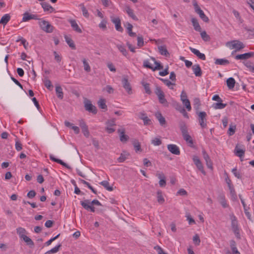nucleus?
Masks as SVG:
<instances>
[{
    "mask_svg": "<svg viewBox=\"0 0 254 254\" xmlns=\"http://www.w3.org/2000/svg\"><path fill=\"white\" fill-rule=\"evenodd\" d=\"M226 45L231 50L235 49V52L239 51L245 48V45L242 42L236 40L227 42Z\"/></svg>",
    "mask_w": 254,
    "mask_h": 254,
    "instance_id": "nucleus-1",
    "label": "nucleus"
},
{
    "mask_svg": "<svg viewBox=\"0 0 254 254\" xmlns=\"http://www.w3.org/2000/svg\"><path fill=\"white\" fill-rule=\"evenodd\" d=\"M39 25L41 29L46 33H50L54 31V27L48 21L40 19Z\"/></svg>",
    "mask_w": 254,
    "mask_h": 254,
    "instance_id": "nucleus-2",
    "label": "nucleus"
},
{
    "mask_svg": "<svg viewBox=\"0 0 254 254\" xmlns=\"http://www.w3.org/2000/svg\"><path fill=\"white\" fill-rule=\"evenodd\" d=\"M193 5L194 6L195 12L199 15L200 18L206 23H208L209 19L208 17L204 14L202 10L201 9L199 5H198L196 1L194 0L193 1Z\"/></svg>",
    "mask_w": 254,
    "mask_h": 254,
    "instance_id": "nucleus-3",
    "label": "nucleus"
},
{
    "mask_svg": "<svg viewBox=\"0 0 254 254\" xmlns=\"http://www.w3.org/2000/svg\"><path fill=\"white\" fill-rule=\"evenodd\" d=\"M155 93L157 95L159 102L164 106H168V103L165 98V95L161 88L159 86H156L155 90Z\"/></svg>",
    "mask_w": 254,
    "mask_h": 254,
    "instance_id": "nucleus-4",
    "label": "nucleus"
},
{
    "mask_svg": "<svg viewBox=\"0 0 254 254\" xmlns=\"http://www.w3.org/2000/svg\"><path fill=\"white\" fill-rule=\"evenodd\" d=\"M230 218L231 221V227L232 230L236 236L237 238H240V232L239 229L238 225V221L237 220L236 217L234 215V214H231L230 215Z\"/></svg>",
    "mask_w": 254,
    "mask_h": 254,
    "instance_id": "nucleus-5",
    "label": "nucleus"
},
{
    "mask_svg": "<svg viewBox=\"0 0 254 254\" xmlns=\"http://www.w3.org/2000/svg\"><path fill=\"white\" fill-rule=\"evenodd\" d=\"M84 107L86 111L96 114L97 112L96 107L93 105L91 101L89 100H86L84 101Z\"/></svg>",
    "mask_w": 254,
    "mask_h": 254,
    "instance_id": "nucleus-6",
    "label": "nucleus"
},
{
    "mask_svg": "<svg viewBox=\"0 0 254 254\" xmlns=\"http://www.w3.org/2000/svg\"><path fill=\"white\" fill-rule=\"evenodd\" d=\"M199 125L202 128L206 127V113L205 112H200L198 114Z\"/></svg>",
    "mask_w": 254,
    "mask_h": 254,
    "instance_id": "nucleus-7",
    "label": "nucleus"
},
{
    "mask_svg": "<svg viewBox=\"0 0 254 254\" xmlns=\"http://www.w3.org/2000/svg\"><path fill=\"white\" fill-rule=\"evenodd\" d=\"M111 21L115 24L116 29L120 32H123V28L121 26V19L119 17L111 16Z\"/></svg>",
    "mask_w": 254,
    "mask_h": 254,
    "instance_id": "nucleus-8",
    "label": "nucleus"
},
{
    "mask_svg": "<svg viewBox=\"0 0 254 254\" xmlns=\"http://www.w3.org/2000/svg\"><path fill=\"white\" fill-rule=\"evenodd\" d=\"M79 125L80 126V127L81 128L82 131L84 135V136L86 137H88L90 133L88 130V128L87 126L86 125V123L83 120H80L79 121Z\"/></svg>",
    "mask_w": 254,
    "mask_h": 254,
    "instance_id": "nucleus-9",
    "label": "nucleus"
},
{
    "mask_svg": "<svg viewBox=\"0 0 254 254\" xmlns=\"http://www.w3.org/2000/svg\"><path fill=\"white\" fill-rule=\"evenodd\" d=\"M192 159H193V161L194 162V163L195 164V165L197 167V169L199 170H200L201 171V172L204 175H206V172L204 170L203 166V165H202L200 160L198 158V157L197 156H194L193 157Z\"/></svg>",
    "mask_w": 254,
    "mask_h": 254,
    "instance_id": "nucleus-10",
    "label": "nucleus"
},
{
    "mask_svg": "<svg viewBox=\"0 0 254 254\" xmlns=\"http://www.w3.org/2000/svg\"><path fill=\"white\" fill-rule=\"evenodd\" d=\"M80 204L86 210H90L91 212H94L95 210L94 207L91 206L90 204V201L88 199L84 200V201H81Z\"/></svg>",
    "mask_w": 254,
    "mask_h": 254,
    "instance_id": "nucleus-11",
    "label": "nucleus"
},
{
    "mask_svg": "<svg viewBox=\"0 0 254 254\" xmlns=\"http://www.w3.org/2000/svg\"><path fill=\"white\" fill-rule=\"evenodd\" d=\"M202 155L204 159L206 162V165L207 167L211 170L213 169L212 163L211 160L208 155V154L206 153V151L203 149L202 151Z\"/></svg>",
    "mask_w": 254,
    "mask_h": 254,
    "instance_id": "nucleus-12",
    "label": "nucleus"
},
{
    "mask_svg": "<svg viewBox=\"0 0 254 254\" xmlns=\"http://www.w3.org/2000/svg\"><path fill=\"white\" fill-rule=\"evenodd\" d=\"M106 125L107 127H106V130L109 133H111L115 131V129L111 127L116 125L115 119L108 121L106 122Z\"/></svg>",
    "mask_w": 254,
    "mask_h": 254,
    "instance_id": "nucleus-13",
    "label": "nucleus"
},
{
    "mask_svg": "<svg viewBox=\"0 0 254 254\" xmlns=\"http://www.w3.org/2000/svg\"><path fill=\"white\" fill-rule=\"evenodd\" d=\"M123 87L126 89L128 94L132 93L131 87L127 77H124L122 81Z\"/></svg>",
    "mask_w": 254,
    "mask_h": 254,
    "instance_id": "nucleus-14",
    "label": "nucleus"
},
{
    "mask_svg": "<svg viewBox=\"0 0 254 254\" xmlns=\"http://www.w3.org/2000/svg\"><path fill=\"white\" fill-rule=\"evenodd\" d=\"M167 148L172 154L177 155L180 154L179 148L175 144H168L167 145Z\"/></svg>",
    "mask_w": 254,
    "mask_h": 254,
    "instance_id": "nucleus-15",
    "label": "nucleus"
},
{
    "mask_svg": "<svg viewBox=\"0 0 254 254\" xmlns=\"http://www.w3.org/2000/svg\"><path fill=\"white\" fill-rule=\"evenodd\" d=\"M118 132H119L120 135V139L121 141H122V142H126L128 140V136L125 134V129H119L118 130Z\"/></svg>",
    "mask_w": 254,
    "mask_h": 254,
    "instance_id": "nucleus-16",
    "label": "nucleus"
},
{
    "mask_svg": "<svg viewBox=\"0 0 254 254\" xmlns=\"http://www.w3.org/2000/svg\"><path fill=\"white\" fill-rule=\"evenodd\" d=\"M254 55V53L250 52L243 54L238 55L236 56L235 59L236 60H246L252 57Z\"/></svg>",
    "mask_w": 254,
    "mask_h": 254,
    "instance_id": "nucleus-17",
    "label": "nucleus"
},
{
    "mask_svg": "<svg viewBox=\"0 0 254 254\" xmlns=\"http://www.w3.org/2000/svg\"><path fill=\"white\" fill-rule=\"evenodd\" d=\"M69 22L70 23L71 27L76 32L78 33H82V30L80 28L78 25L76 23V21L74 19H69L68 20Z\"/></svg>",
    "mask_w": 254,
    "mask_h": 254,
    "instance_id": "nucleus-18",
    "label": "nucleus"
},
{
    "mask_svg": "<svg viewBox=\"0 0 254 254\" xmlns=\"http://www.w3.org/2000/svg\"><path fill=\"white\" fill-rule=\"evenodd\" d=\"M41 4L42 8L44 9V11H48L50 13H52L55 10V9L47 2H42Z\"/></svg>",
    "mask_w": 254,
    "mask_h": 254,
    "instance_id": "nucleus-19",
    "label": "nucleus"
},
{
    "mask_svg": "<svg viewBox=\"0 0 254 254\" xmlns=\"http://www.w3.org/2000/svg\"><path fill=\"white\" fill-rule=\"evenodd\" d=\"M190 50L191 51L192 53H193L194 55H195L197 57H198L200 59L202 60H205L206 57L204 54L200 53V52L192 47H190Z\"/></svg>",
    "mask_w": 254,
    "mask_h": 254,
    "instance_id": "nucleus-20",
    "label": "nucleus"
},
{
    "mask_svg": "<svg viewBox=\"0 0 254 254\" xmlns=\"http://www.w3.org/2000/svg\"><path fill=\"white\" fill-rule=\"evenodd\" d=\"M192 70L194 74L196 76H201L202 75V71L199 64H194L192 67Z\"/></svg>",
    "mask_w": 254,
    "mask_h": 254,
    "instance_id": "nucleus-21",
    "label": "nucleus"
},
{
    "mask_svg": "<svg viewBox=\"0 0 254 254\" xmlns=\"http://www.w3.org/2000/svg\"><path fill=\"white\" fill-rule=\"evenodd\" d=\"M50 158L51 160L56 162L60 164L63 165V166L66 167L67 169H71L70 167H69L67 164L64 162L62 160L56 158L53 155H50Z\"/></svg>",
    "mask_w": 254,
    "mask_h": 254,
    "instance_id": "nucleus-22",
    "label": "nucleus"
},
{
    "mask_svg": "<svg viewBox=\"0 0 254 254\" xmlns=\"http://www.w3.org/2000/svg\"><path fill=\"white\" fill-rule=\"evenodd\" d=\"M56 92L57 95V97L60 99H63L64 98V93L63 91V89L61 86L59 85H57L56 86Z\"/></svg>",
    "mask_w": 254,
    "mask_h": 254,
    "instance_id": "nucleus-23",
    "label": "nucleus"
},
{
    "mask_svg": "<svg viewBox=\"0 0 254 254\" xmlns=\"http://www.w3.org/2000/svg\"><path fill=\"white\" fill-rule=\"evenodd\" d=\"M183 136L184 139L185 140V141L187 142V143L189 144V145L190 147H192L193 145V140L191 137V136L190 135L189 133L184 134L182 135Z\"/></svg>",
    "mask_w": 254,
    "mask_h": 254,
    "instance_id": "nucleus-24",
    "label": "nucleus"
},
{
    "mask_svg": "<svg viewBox=\"0 0 254 254\" xmlns=\"http://www.w3.org/2000/svg\"><path fill=\"white\" fill-rule=\"evenodd\" d=\"M16 233L18 235L19 238L21 239L22 238L25 237L27 231L25 228L22 227H18L16 229Z\"/></svg>",
    "mask_w": 254,
    "mask_h": 254,
    "instance_id": "nucleus-25",
    "label": "nucleus"
},
{
    "mask_svg": "<svg viewBox=\"0 0 254 254\" xmlns=\"http://www.w3.org/2000/svg\"><path fill=\"white\" fill-rule=\"evenodd\" d=\"M126 11L127 13L128 14V15L132 18L134 20H138V18L136 16V15L134 14L133 12V10L131 9L129 6H127L126 7Z\"/></svg>",
    "mask_w": 254,
    "mask_h": 254,
    "instance_id": "nucleus-26",
    "label": "nucleus"
},
{
    "mask_svg": "<svg viewBox=\"0 0 254 254\" xmlns=\"http://www.w3.org/2000/svg\"><path fill=\"white\" fill-rule=\"evenodd\" d=\"M191 21L194 30L196 31L200 32L201 28L197 20L195 18H191Z\"/></svg>",
    "mask_w": 254,
    "mask_h": 254,
    "instance_id": "nucleus-27",
    "label": "nucleus"
},
{
    "mask_svg": "<svg viewBox=\"0 0 254 254\" xmlns=\"http://www.w3.org/2000/svg\"><path fill=\"white\" fill-rule=\"evenodd\" d=\"M155 116L156 118L158 120L160 124L163 126L166 124V120L163 117L161 113L157 112L155 114Z\"/></svg>",
    "mask_w": 254,
    "mask_h": 254,
    "instance_id": "nucleus-28",
    "label": "nucleus"
},
{
    "mask_svg": "<svg viewBox=\"0 0 254 254\" xmlns=\"http://www.w3.org/2000/svg\"><path fill=\"white\" fill-rule=\"evenodd\" d=\"M64 39L69 47H70L73 50H75L76 49L74 42L70 38H69L67 36L65 35Z\"/></svg>",
    "mask_w": 254,
    "mask_h": 254,
    "instance_id": "nucleus-29",
    "label": "nucleus"
},
{
    "mask_svg": "<svg viewBox=\"0 0 254 254\" xmlns=\"http://www.w3.org/2000/svg\"><path fill=\"white\" fill-rule=\"evenodd\" d=\"M218 200L222 205L223 207L226 208L228 207L226 200H225V196L224 195L221 194L218 197Z\"/></svg>",
    "mask_w": 254,
    "mask_h": 254,
    "instance_id": "nucleus-30",
    "label": "nucleus"
},
{
    "mask_svg": "<svg viewBox=\"0 0 254 254\" xmlns=\"http://www.w3.org/2000/svg\"><path fill=\"white\" fill-rule=\"evenodd\" d=\"M235 80L233 77H230L227 80V85L229 89H233L235 85Z\"/></svg>",
    "mask_w": 254,
    "mask_h": 254,
    "instance_id": "nucleus-31",
    "label": "nucleus"
},
{
    "mask_svg": "<svg viewBox=\"0 0 254 254\" xmlns=\"http://www.w3.org/2000/svg\"><path fill=\"white\" fill-rule=\"evenodd\" d=\"M159 52L161 55L168 56L169 54L165 46H160L158 47Z\"/></svg>",
    "mask_w": 254,
    "mask_h": 254,
    "instance_id": "nucleus-32",
    "label": "nucleus"
},
{
    "mask_svg": "<svg viewBox=\"0 0 254 254\" xmlns=\"http://www.w3.org/2000/svg\"><path fill=\"white\" fill-rule=\"evenodd\" d=\"M10 16L8 14H4L0 20V23L4 25H6L7 22L10 20Z\"/></svg>",
    "mask_w": 254,
    "mask_h": 254,
    "instance_id": "nucleus-33",
    "label": "nucleus"
},
{
    "mask_svg": "<svg viewBox=\"0 0 254 254\" xmlns=\"http://www.w3.org/2000/svg\"><path fill=\"white\" fill-rule=\"evenodd\" d=\"M230 63L229 61L224 59H217L215 60V64L218 65H226Z\"/></svg>",
    "mask_w": 254,
    "mask_h": 254,
    "instance_id": "nucleus-34",
    "label": "nucleus"
},
{
    "mask_svg": "<svg viewBox=\"0 0 254 254\" xmlns=\"http://www.w3.org/2000/svg\"><path fill=\"white\" fill-rule=\"evenodd\" d=\"M157 201L159 203L163 204L164 202L165 199L163 196L162 192L161 190H159L157 191Z\"/></svg>",
    "mask_w": 254,
    "mask_h": 254,
    "instance_id": "nucleus-35",
    "label": "nucleus"
},
{
    "mask_svg": "<svg viewBox=\"0 0 254 254\" xmlns=\"http://www.w3.org/2000/svg\"><path fill=\"white\" fill-rule=\"evenodd\" d=\"M99 108L105 110H107V106L106 104V101L104 99H100L98 102Z\"/></svg>",
    "mask_w": 254,
    "mask_h": 254,
    "instance_id": "nucleus-36",
    "label": "nucleus"
},
{
    "mask_svg": "<svg viewBox=\"0 0 254 254\" xmlns=\"http://www.w3.org/2000/svg\"><path fill=\"white\" fill-rule=\"evenodd\" d=\"M227 106L226 104H223L222 102L213 103L212 107L215 109H222Z\"/></svg>",
    "mask_w": 254,
    "mask_h": 254,
    "instance_id": "nucleus-37",
    "label": "nucleus"
},
{
    "mask_svg": "<svg viewBox=\"0 0 254 254\" xmlns=\"http://www.w3.org/2000/svg\"><path fill=\"white\" fill-rule=\"evenodd\" d=\"M235 151H236V155L239 157H243L245 154V150L238 148V145H237Z\"/></svg>",
    "mask_w": 254,
    "mask_h": 254,
    "instance_id": "nucleus-38",
    "label": "nucleus"
},
{
    "mask_svg": "<svg viewBox=\"0 0 254 254\" xmlns=\"http://www.w3.org/2000/svg\"><path fill=\"white\" fill-rule=\"evenodd\" d=\"M100 184L109 191H112L113 190V188L109 186V183L107 181H102L100 183Z\"/></svg>",
    "mask_w": 254,
    "mask_h": 254,
    "instance_id": "nucleus-39",
    "label": "nucleus"
},
{
    "mask_svg": "<svg viewBox=\"0 0 254 254\" xmlns=\"http://www.w3.org/2000/svg\"><path fill=\"white\" fill-rule=\"evenodd\" d=\"M151 59L154 61V64H156V66L155 67H153L152 70L153 71L158 70V69H161L163 68V66L158 62H157L155 60V59L153 57H151Z\"/></svg>",
    "mask_w": 254,
    "mask_h": 254,
    "instance_id": "nucleus-40",
    "label": "nucleus"
},
{
    "mask_svg": "<svg viewBox=\"0 0 254 254\" xmlns=\"http://www.w3.org/2000/svg\"><path fill=\"white\" fill-rule=\"evenodd\" d=\"M21 239L23 240L26 243V244L30 247H33L34 245V242L32 241V240L27 236H25Z\"/></svg>",
    "mask_w": 254,
    "mask_h": 254,
    "instance_id": "nucleus-41",
    "label": "nucleus"
},
{
    "mask_svg": "<svg viewBox=\"0 0 254 254\" xmlns=\"http://www.w3.org/2000/svg\"><path fill=\"white\" fill-rule=\"evenodd\" d=\"M82 62L84 66V69L86 72H90L91 71V67L86 59H83L82 60Z\"/></svg>",
    "mask_w": 254,
    "mask_h": 254,
    "instance_id": "nucleus-42",
    "label": "nucleus"
},
{
    "mask_svg": "<svg viewBox=\"0 0 254 254\" xmlns=\"http://www.w3.org/2000/svg\"><path fill=\"white\" fill-rule=\"evenodd\" d=\"M117 47L124 56H125L126 57L127 56V50L126 49L124 46L122 45H117Z\"/></svg>",
    "mask_w": 254,
    "mask_h": 254,
    "instance_id": "nucleus-43",
    "label": "nucleus"
},
{
    "mask_svg": "<svg viewBox=\"0 0 254 254\" xmlns=\"http://www.w3.org/2000/svg\"><path fill=\"white\" fill-rule=\"evenodd\" d=\"M180 127L182 132V135L188 133L187 127L185 123L182 122L180 124Z\"/></svg>",
    "mask_w": 254,
    "mask_h": 254,
    "instance_id": "nucleus-44",
    "label": "nucleus"
},
{
    "mask_svg": "<svg viewBox=\"0 0 254 254\" xmlns=\"http://www.w3.org/2000/svg\"><path fill=\"white\" fill-rule=\"evenodd\" d=\"M79 181L84 184V185H86L88 188L91 190V191L95 194H96L97 193V191L90 185V184L88 183L87 182L85 181V180H82V179H79Z\"/></svg>",
    "mask_w": 254,
    "mask_h": 254,
    "instance_id": "nucleus-45",
    "label": "nucleus"
},
{
    "mask_svg": "<svg viewBox=\"0 0 254 254\" xmlns=\"http://www.w3.org/2000/svg\"><path fill=\"white\" fill-rule=\"evenodd\" d=\"M79 6L81 7V10H82V14H83V15L86 17V18H88L89 17V13L88 12V10L86 8V7H85L84 4L83 3H81L79 5Z\"/></svg>",
    "mask_w": 254,
    "mask_h": 254,
    "instance_id": "nucleus-46",
    "label": "nucleus"
},
{
    "mask_svg": "<svg viewBox=\"0 0 254 254\" xmlns=\"http://www.w3.org/2000/svg\"><path fill=\"white\" fill-rule=\"evenodd\" d=\"M159 79L162 81L168 87H170V89H173V87H170V86L175 85V83H172L168 79H163L162 78H159Z\"/></svg>",
    "mask_w": 254,
    "mask_h": 254,
    "instance_id": "nucleus-47",
    "label": "nucleus"
},
{
    "mask_svg": "<svg viewBox=\"0 0 254 254\" xmlns=\"http://www.w3.org/2000/svg\"><path fill=\"white\" fill-rule=\"evenodd\" d=\"M61 245L59 244V245L53 248L50 251H47L45 254H50L56 253L57 252H58L59 251V249L61 248Z\"/></svg>",
    "mask_w": 254,
    "mask_h": 254,
    "instance_id": "nucleus-48",
    "label": "nucleus"
},
{
    "mask_svg": "<svg viewBox=\"0 0 254 254\" xmlns=\"http://www.w3.org/2000/svg\"><path fill=\"white\" fill-rule=\"evenodd\" d=\"M128 155L129 154L127 153H122L120 156L118 158V162L120 163L124 162Z\"/></svg>",
    "mask_w": 254,
    "mask_h": 254,
    "instance_id": "nucleus-49",
    "label": "nucleus"
},
{
    "mask_svg": "<svg viewBox=\"0 0 254 254\" xmlns=\"http://www.w3.org/2000/svg\"><path fill=\"white\" fill-rule=\"evenodd\" d=\"M45 86L50 90H52L53 87V85L52 84L51 81L48 79H45L44 80Z\"/></svg>",
    "mask_w": 254,
    "mask_h": 254,
    "instance_id": "nucleus-50",
    "label": "nucleus"
},
{
    "mask_svg": "<svg viewBox=\"0 0 254 254\" xmlns=\"http://www.w3.org/2000/svg\"><path fill=\"white\" fill-rule=\"evenodd\" d=\"M183 105L186 107L188 111H190L191 110V106L190 104V102L189 99L184 100L182 101Z\"/></svg>",
    "mask_w": 254,
    "mask_h": 254,
    "instance_id": "nucleus-51",
    "label": "nucleus"
},
{
    "mask_svg": "<svg viewBox=\"0 0 254 254\" xmlns=\"http://www.w3.org/2000/svg\"><path fill=\"white\" fill-rule=\"evenodd\" d=\"M151 143L155 146H159L162 144V141L159 138L156 137L151 140Z\"/></svg>",
    "mask_w": 254,
    "mask_h": 254,
    "instance_id": "nucleus-52",
    "label": "nucleus"
},
{
    "mask_svg": "<svg viewBox=\"0 0 254 254\" xmlns=\"http://www.w3.org/2000/svg\"><path fill=\"white\" fill-rule=\"evenodd\" d=\"M142 84L144 87L146 93H147L148 94H150L151 93V91L150 89L149 84L145 82H142Z\"/></svg>",
    "mask_w": 254,
    "mask_h": 254,
    "instance_id": "nucleus-53",
    "label": "nucleus"
},
{
    "mask_svg": "<svg viewBox=\"0 0 254 254\" xmlns=\"http://www.w3.org/2000/svg\"><path fill=\"white\" fill-rule=\"evenodd\" d=\"M202 39L205 41H208L210 40V37L207 34L205 31H203L200 33Z\"/></svg>",
    "mask_w": 254,
    "mask_h": 254,
    "instance_id": "nucleus-54",
    "label": "nucleus"
},
{
    "mask_svg": "<svg viewBox=\"0 0 254 254\" xmlns=\"http://www.w3.org/2000/svg\"><path fill=\"white\" fill-rule=\"evenodd\" d=\"M133 145L136 152L141 150L140 144L138 141H134L133 142Z\"/></svg>",
    "mask_w": 254,
    "mask_h": 254,
    "instance_id": "nucleus-55",
    "label": "nucleus"
},
{
    "mask_svg": "<svg viewBox=\"0 0 254 254\" xmlns=\"http://www.w3.org/2000/svg\"><path fill=\"white\" fill-rule=\"evenodd\" d=\"M31 19V14H30L28 12H25L23 14L22 20L23 21H27Z\"/></svg>",
    "mask_w": 254,
    "mask_h": 254,
    "instance_id": "nucleus-56",
    "label": "nucleus"
},
{
    "mask_svg": "<svg viewBox=\"0 0 254 254\" xmlns=\"http://www.w3.org/2000/svg\"><path fill=\"white\" fill-rule=\"evenodd\" d=\"M144 45L143 39L142 37H137V46L139 47H141Z\"/></svg>",
    "mask_w": 254,
    "mask_h": 254,
    "instance_id": "nucleus-57",
    "label": "nucleus"
},
{
    "mask_svg": "<svg viewBox=\"0 0 254 254\" xmlns=\"http://www.w3.org/2000/svg\"><path fill=\"white\" fill-rule=\"evenodd\" d=\"M232 171L236 177H237L238 179L241 178V174L239 172L237 171L236 168L233 169Z\"/></svg>",
    "mask_w": 254,
    "mask_h": 254,
    "instance_id": "nucleus-58",
    "label": "nucleus"
},
{
    "mask_svg": "<svg viewBox=\"0 0 254 254\" xmlns=\"http://www.w3.org/2000/svg\"><path fill=\"white\" fill-rule=\"evenodd\" d=\"M106 24L107 21L105 20H103L100 22V23L99 25V26L100 28L103 30H106L107 29Z\"/></svg>",
    "mask_w": 254,
    "mask_h": 254,
    "instance_id": "nucleus-59",
    "label": "nucleus"
},
{
    "mask_svg": "<svg viewBox=\"0 0 254 254\" xmlns=\"http://www.w3.org/2000/svg\"><path fill=\"white\" fill-rule=\"evenodd\" d=\"M154 249L157 251L158 254H167L165 253L163 249L159 246H155Z\"/></svg>",
    "mask_w": 254,
    "mask_h": 254,
    "instance_id": "nucleus-60",
    "label": "nucleus"
},
{
    "mask_svg": "<svg viewBox=\"0 0 254 254\" xmlns=\"http://www.w3.org/2000/svg\"><path fill=\"white\" fill-rule=\"evenodd\" d=\"M143 66L144 67L148 68L152 70L153 66L150 64L148 60H145L143 62Z\"/></svg>",
    "mask_w": 254,
    "mask_h": 254,
    "instance_id": "nucleus-61",
    "label": "nucleus"
},
{
    "mask_svg": "<svg viewBox=\"0 0 254 254\" xmlns=\"http://www.w3.org/2000/svg\"><path fill=\"white\" fill-rule=\"evenodd\" d=\"M142 120L143 121V123L145 126L149 125L151 124V120L148 118L147 116L144 117V118H142Z\"/></svg>",
    "mask_w": 254,
    "mask_h": 254,
    "instance_id": "nucleus-62",
    "label": "nucleus"
},
{
    "mask_svg": "<svg viewBox=\"0 0 254 254\" xmlns=\"http://www.w3.org/2000/svg\"><path fill=\"white\" fill-rule=\"evenodd\" d=\"M15 149L18 151L22 149V144L18 140L15 142Z\"/></svg>",
    "mask_w": 254,
    "mask_h": 254,
    "instance_id": "nucleus-63",
    "label": "nucleus"
},
{
    "mask_svg": "<svg viewBox=\"0 0 254 254\" xmlns=\"http://www.w3.org/2000/svg\"><path fill=\"white\" fill-rule=\"evenodd\" d=\"M107 66L111 71L115 72L116 71V69L112 63H108Z\"/></svg>",
    "mask_w": 254,
    "mask_h": 254,
    "instance_id": "nucleus-64",
    "label": "nucleus"
}]
</instances>
